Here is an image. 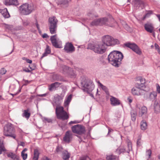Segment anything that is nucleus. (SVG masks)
I'll use <instances>...</instances> for the list:
<instances>
[{
    "instance_id": "obj_8",
    "label": "nucleus",
    "mask_w": 160,
    "mask_h": 160,
    "mask_svg": "<svg viewBox=\"0 0 160 160\" xmlns=\"http://www.w3.org/2000/svg\"><path fill=\"white\" fill-rule=\"evenodd\" d=\"M83 86L82 89L85 92L89 93L91 92L94 88V85L92 81L90 79L86 80L85 82H82Z\"/></svg>"
},
{
    "instance_id": "obj_54",
    "label": "nucleus",
    "mask_w": 160,
    "mask_h": 160,
    "mask_svg": "<svg viewBox=\"0 0 160 160\" xmlns=\"http://www.w3.org/2000/svg\"><path fill=\"white\" fill-rule=\"evenodd\" d=\"M62 67L64 69V70H63L65 72H66L67 70H68L69 69V67L67 66H63Z\"/></svg>"
},
{
    "instance_id": "obj_1",
    "label": "nucleus",
    "mask_w": 160,
    "mask_h": 160,
    "mask_svg": "<svg viewBox=\"0 0 160 160\" xmlns=\"http://www.w3.org/2000/svg\"><path fill=\"white\" fill-rule=\"evenodd\" d=\"M123 57L120 52L113 51L111 52L108 56L109 63L116 67H118L121 64V61Z\"/></svg>"
},
{
    "instance_id": "obj_26",
    "label": "nucleus",
    "mask_w": 160,
    "mask_h": 160,
    "mask_svg": "<svg viewBox=\"0 0 160 160\" xmlns=\"http://www.w3.org/2000/svg\"><path fill=\"white\" fill-rule=\"evenodd\" d=\"M1 14L3 15V17L5 18H8L10 17V15L8 11L7 8H5L4 9L1 10Z\"/></svg>"
},
{
    "instance_id": "obj_14",
    "label": "nucleus",
    "mask_w": 160,
    "mask_h": 160,
    "mask_svg": "<svg viewBox=\"0 0 160 160\" xmlns=\"http://www.w3.org/2000/svg\"><path fill=\"white\" fill-rule=\"evenodd\" d=\"M132 94L134 95H142L144 92H142L141 90L139 89L136 86L132 89Z\"/></svg>"
},
{
    "instance_id": "obj_21",
    "label": "nucleus",
    "mask_w": 160,
    "mask_h": 160,
    "mask_svg": "<svg viewBox=\"0 0 160 160\" xmlns=\"http://www.w3.org/2000/svg\"><path fill=\"white\" fill-rule=\"evenodd\" d=\"M64 95L62 93H61L60 95H57L54 97L55 102L56 103H58V102L62 101Z\"/></svg>"
},
{
    "instance_id": "obj_2",
    "label": "nucleus",
    "mask_w": 160,
    "mask_h": 160,
    "mask_svg": "<svg viewBox=\"0 0 160 160\" xmlns=\"http://www.w3.org/2000/svg\"><path fill=\"white\" fill-rule=\"evenodd\" d=\"M36 8L32 4L25 3L19 7L20 13L24 15H28L35 11Z\"/></svg>"
},
{
    "instance_id": "obj_27",
    "label": "nucleus",
    "mask_w": 160,
    "mask_h": 160,
    "mask_svg": "<svg viewBox=\"0 0 160 160\" xmlns=\"http://www.w3.org/2000/svg\"><path fill=\"white\" fill-rule=\"evenodd\" d=\"M72 98L71 94L69 95L66 98L64 102V106L65 107H67L69 104Z\"/></svg>"
},
{
    "instance_id": "obj_56",
    "label": "nucleus",
    "mask_w": 160,
    "mask_h": 160,
    "mask_svg": "<svg viewBox=\"0 0 160 160\" xmlns=\"http://www.w3.org/2000/svg\"><path fill=\"white\" fill-rule=\"evenodd\" d=\"M30 68L31 69V70H34L36 68V66L35 65H33L32 67H31L30 65L29 66Z\"/></svg>"
},
{
    "instance_id": "obj_61",
    "label": "nucleus",
    "mask_w": 160,
    "mask_h": 160,
    "mask_svg": "<svg viewBox=\"0 0 160 160\" xmlns=\"http://www.w3.org/2000/svg\"><path fill=\"white\" fill-rule=\"evenodd\" d=\"M151 14V13L150 12H148L147 13V14H146L145 15L144 17V18H146L148 17H149V16L150 15V14Z\"/></svg>"
},
{
    "instance_id": "obj_38",
    "label": "nucleus",
    "mask_w": 160,
    "mask_h": 160,
    "mask_svg": "<svg viewBox=\"0 0 160 160\" xmlns=\"http://www.w3.org/2000/svg\"><path fill=\"white\" fill-rule=\"evenodd\" d=\"M128 149H126V152L129 153V152L132 150V143L129 142L128 143Z\"/></svg>"
},
{
    "instance_id": "obj_12",
    "label": "nucleus",
    "mask_w": 160,
    "mask_h": 160,
    "mask_svg": "<svg viewBox=\"0 0 160 160\" xmlns=\"http://www.w3.org/2000/svg\"><path fill=\"white\" fill-rule=\"evenodd\" d=\"M132 4L136 9H138L140 8L142 9L144 7V2L142 0H133Z\"/></svg>"
},
{
    "instance_id": "obj_58",
    "label": "nucleus",
    "mask_w": 160,
    "mask_h": 160,
    "mask_svg": "<svg viewBox=\"0 0 160 160\" xmlns=\"http://www.w3.org/2000/svg\"><path fill=\"white\" fill-rule=\"evenodd\" d=\"M42 37L43 38H45L48 37L49 36L47 34L45 33L42 35Z\"/></svg>"
},
{
    "instance_id": "obj_32",
    "label": "nucleus",
    "mask_w": 160,
    "mask_h": 160,
    "mask_svg": "<svg viewBox=\"0 0 160 160\" xmlns=\"http://www.w3.org/2000/svg\"><path fill=\"white\" fill-rule=\"evenodd\" d=\"M131 115L132 121L133 122L135 121L136 120L137 116L136 112L134 110H132L131 112Z\"/></svg>"
},
{
    "instance_id": "obj_57",
    "label": "nucleus",
    "mask_w": 160,
    "mask_h": 160,
    "mask_svg": "<svg viewBox=\"0 0 160 160\" xmlns=\"http://www.w3.org/2000/svg\"><path fill=\"white\" fill-rule=\"evenodd\" d=\"M78 122L77 121H71L69 122V124L71 125L72 124L77 123Z\"/></svg>"
},
{
    "instance_id": "obj_62",
    "label": "nucleus",
    "mask_w": 160,
    "mask_h": 160,
    "mask_svg": "<svg viewBox=\"0 0 160 160\" xmlns=\"http://www.w3.org/2000/svg\"><path fill=\"white\" fill-rule=\"evenodd\" d=\"M48 54H47L46 52H44L42 55V56L41 58V59H42L44 57H46L48 55Z\"/></svg>"
},
{
    "instance_id": "obj_46",
    "label": "nucleus",
    "mask_w": 160,
    "mask_h": 160,
    "mask_svg": "<svg viewBox=\"0 0 160 160\" xmlns=\"http://www.w3.org/2000/svg\"><path fill=\"white\" fill-rule=\"evenodd\" d=\"M45 52L47 54H48L51 52V50L48 46H47L45 50Z\"/></svg>"
},
{
    "instance_id": "obj_41",
    "label": "nucleus",
    "mask_w": 160,
    "mask_h": 160,
    "mask_svg": "<svg viewBox=\"0 0 160 160\" xmlns=\"http://www.w3.org/2000/svg\"><path fill=\"white\" fill-rule=\"evenodd\" d=\"M154 110L155 112H158L160 110V107L158 104H154Z\"/></svg>"
},
{
    "instance_id": "obj_43",
    "label": "nucleus",
    "mask_w": 160,
    "mask_h": 160,
    "mask_svg": "<svg viewBox=\"0 0 160 160\" xmlns=\"http://www.w3.org/2000/svg\"><path fill=\"white\" fill-rule=\"evenodd\" d=\"M7 72V71L4 68H2L0 70V74L2 75L5 74Z\"/></svg>"
},
{
    "instance_id": "obj_35",
    "label": "nucleus",
    "mask_w": 160,
    "mask_h": 160,
    "mask_svg": "<svg viewBox=\"0 0 160 160\" xmlns=\"http://www.w3.org/2000/svg\"><path fill=\"white\" fill-rule=\"evenodd\" d=\"M3 144V141L0 138V154H1L2 152L6 151Z\"/></svg>"
},
{
    "instance_id": "obj_28",
    "label": "nucleus",
    "mask_w": 160,
    "mask_h": 160,
    "mask_svg": "<svg viewBox=\"0 0 160 160\" xmlns=\"http://www.w3.org/2000/svg\"><path fill=\"white\" fill-rule=\"evenodd\" d=\"M62 156L63 159L66 160L69 158L70 154L67 151H63L62 152Z\"/></svg>"
},
{
    "instance_id": "obj_49",
    "label": "nucleus",
    "mask_w": 160,
    "mask_h": 160,
    "mask_svg": "<svg viewBox=\"0 0 160 160\" xmlns=\"http://www.w3.org/2000/svg\"><path fill=\"white\" fill-rule=\"evenodd\" d=\"M137 144L138 147H140L141 145V140L140 137H139L138 139Z\"/></svg>"
},
{
    "instance_id": "obj_11",
    "label": "nucleus",
    "mask_w": 160,
    "mask_h": 160,
    "mask_svg": "<svg viewBox=\"0 0 160 160\" xmlns=\"http://www.w3.org/2000/svg\"><path fill=\"white\" fill-rule=\"evenodd\" d=\"M64 50L67 53H72L75 51V48L71 42H68L66 43Z\"/></svg>"
},
{
    "instance_id": "obj_42",
    "label": "nucleus",
    "mask_w": 160,
    "mask_h": 160,
    "mask_svg": "<svg viewBox=\"0 0 160 160\" xmlns=\"http://www.w3.org/2000/svg\"><path fill=\"white\" fill-rule=\"evenodd\" d=\"M137 80L140 81L141 83L144 84L145 83V79L141 77H138L137 78Z\"/></svg>"
},
{
    "instance_id": "obj_22",
    "label": "nucleus",
    "mask_w": 160,
    "mask_h": 160,
    "mask_svg": "<svg viewBox=\"0 0 160 160\" xmlns=\"http://www.w3.org/2000/svg\"><path fill=\"white\" fill-rule=\"evenodd\" d=\"M135 86L139 89L141 90L142 92H143V91L147 92V90L145 89L146 87L144 85V84L137 83L135 84Z\"/></svg>"
},
{
    "instance_id": "obj_34",
    "label": "nucleus",
    "mask_w": 160,
    "mask_h": 160,
    "mask_svg": "<svg viewBox=\"0 0 160 160\" xmlns=\"http://www.w3.org/2000/svg\"><path fill=\"white\" fill-rule=\"evenodd\" d=\"M60 4L64 7H67L68 6V1L67 0H60Z\"/></svg>"
},
{
    "instance_id": "obj_13",
    "label": "nucleus",
    "mask_w": 160,
    "mask_h": 160,
    "mask_svg": "<svg viewBox=\"0 0 160 160\" xmlns=\"http://www.w3.org/2000/svg\"><path fill=\"white\" fill-rule=\"evenodd\" d=\"M72 138V134L70 131H67L63 138V141L67 142L69 143L71 142Z\"/></svg>"
},
{
    "instance_id": "obj_5",
    "label": "nucleus",
    "mask_w": 160,
    "mask_h": 160,
    "mask_svg": "<svg viewBox=\"0 0 160 160\" xmlns=\"http://www.w3.org/2000/svg\"><path fill=\"white\" fill-rule=\"evenodd\" d=\"M4 134L6 136L10 137L15 139L16 135L15 134L14 128L12 124L8 123L4 126Z\"/></svg>"
},
{
    "instance_id": "obj_30",
    "label": "nucleus",
    "mask_w": 160,
    "mask_h": 160,
    "mask_svg": "<svg viewBox=\"0 0 160 160\" xmlns=\"http://www.w3.org/2000/svg\"><path fill=\"white\" fill-rule=\"evenodd\" d=\"M100 21L101 20L100 18L94 20L91 23L90 26H92L101 25Z\"/></svg>"
},
{
    "instance_id": "obj_33",
    "label": "nucleus",
    "mask_w": 160,
    "mask_h": 160,
    "mask_svg": "<svg viewBox=\"0 0 160 160\" xmlns=\"http://www.w3.org/2000/svg\"><path fill=\"white\" fill-rule=\"evenodd\" d=\"M39 155V153L37 149L34 150V156L33 158V160H38Z\"/></svg>"
},
{
    "instance_id": "obj_31",
    "label": "nucleus",
    "mask_w": 160,
    "mask_h": 160,
    "mask_svg": "<svg viewBox=\"0 0 160 160\" xmlns=\"http://www.w3.org/2000/svg\"><path fill=\"white\" fill-rule=\"evenodd\" d=\"M30 115L31 113L30 112H29V109L28 108L23 111L22 116L24 117H25L27 119H28L29 118Z\"/></svg>"
},
{
    "instance_id": "obj_64",
    "label": "nucleus",
    "mask_w": 160,
    "mask_h": 160,
    "mask_svg": "<svg viewBox=\"0 0 160 160\" xmlns=\"http://www.w3.org/2000/svg\"><path fill=\"white\" fill-rule=\"evenodd\" d=\"M42 160H51L47 157H44L42 158Z\"/></svg>"
},
{
    "instance_id": "obj_18",
    "label": "nucleus",
    "mask_w": 160,
    "mask_h": 160,
    "mask_svg": "<svg viewBox=\"0 0 160 160\" xmlns=\"http://www.w3.org/2000/svg\"><path fill=\"white\" fill-rule=\"evenodd\" d=\"M144 28L145 30L148 32L152 33L153 28L152 25L150 23H146L144 25Z\"/></svg>"
},
{
    "instance_id": "obj_23",
    "label": "nucleus",
    "mask_w": 160,
    "mask_h": 160,
    "mask_svg": "<svg viewBox=\"0 0 160 160\" xmlns=\"http://www.w3.org/2000/svg\"><path fill=\"white\" fill-rule=\"evenodd\" d=\"M147 112V108L145 106H142L141 109L140 110L139 112V115L140 116H142L143 115H146Z\"/></svg>"
},
{
    "instance_id": "obj_36",
    "label": "nucleus",
    "mask_w": 160,
    "mask_h": 160,
    "mask_svg": "<svg viewBox=\"0 0 160 160\" xmlns=\"http://www.w3.org/2000/svg\"><path fill=\"white\" fill-rule=\"evenodd\" d=\"M123 25L124 28L128 31L131 32L132 31V28L128 26L125 22H124V23L123 24Z\"/></svg>"
},
{
    "instance_id": "obj_45",
    "label": "nucleus",
    "mask_w": 160,
    "mask_h": 160,
    "mask_svg": "<svg viewBox=\"0 0 160 160\" xmlns=\"http://www.w3.org/2000/svg\"><path fill=\"white\" fill-rule=\"evenodd\" d=\"M45 52L47 54H48L51 52V50L48 46H47L45 50Z\"/></svg>"
},
{
    "instance_id": "obj_60",
    "label": "nucleus",
    "mask_w": 160,
    "mask_h": 160,
    "mask_svg": "<svg viewBox=\"0 0 160 160\" xmlns=\"http://www.w3.org/2000/svg\"><path fill=\"white\" fill-rule=\"evenodd\" d=\"M155 48L156 50L158 49L159 48V47L157 43H155L154 44Z\"/></svg>"
},
{
    "instance_id": "obj_53",
    "label": "nucleus",
    "mask_w": 160,
    "mask_h": 160,
    "mask_svg": "<svg viewBox=\"0 0 160 160\" xmlns=\"http://www.w3.org/2000/svg\"><path fill=\"white\" fill-rule=\"evenodd\" d=\"M147 153L149 156V158H150L152 154L151 150L150 149L147 150Z\"/></svg>"
},
{
    "instance_id": "obj_55",
    "label": "nucleus",
    "mask_w": 160,
    "mask_h": 160,
    "mask_svg": "<svg viewBox=\"0 0 160 160\" xmlns=\"http://www.w3.org/2000/svg\"><path fill=\"white\" fill-rule=\"evenodd\" d=\"M23 71L26 72H31V71L29 70L28 68H23Z\"/></svg>"
},
{
    "instance_id": "obj_15",
    "label": "nucleus",
    "mask_w": 160,
    "mask_h": 160,
    "mask_svg": "<svg viewBox=\"0 0 160 160\" xmlns=\"http://www.w3.org/2000/svg\"><path fill=\"white\" fill-rule=\"evenodd\" d=\"M110 98L111 104L113 106H116L119 105L120 103V101L117 98L111 96Z\"/></svg>"
},
{
    "instance_id": "obj_52",
    "label": "nucleus",
    "mask_w": 160,
    "mask_h": 160,
    "mask_svg": "<svg viewBox=\"0 0 160 160\" xmlns=\"http://www.w3.org/2000/svg\"><path fill=\"white\" fill-rule=\"evenodd\" d=\"M100 87L103 90H104L105 92H106L107 91V88L106 86L103 85L101 83H100Z\"/></svg>"
},
{
    "instance_id": "obj_7",
    "label": "nucleus",
    "mask_w": 160,
    "mask_h": 160,
    "mask_svg": "<svg viewBox=\"0 0 160 160\" xmlns=\"http://www.w3.org/2000/svg\"><path fill=\"white\" fill-rule=\"evenodd\" d=\"M58 21L54 17H50L49 18V29L51 34H55L57 32Z\"/></svg>"
},
{
    "instance_id": "obj_59",
    "label": "nucleus",
    "mask_w": 160,
    "mask_h": 160,
    "mask_svg": "<svg viewBox=\"0 0 160 160\" xmlns=\"http://www.w3.org/2000/svg\"><path fill=\"white\" fill-rule=\"evenodd\" d=\"M29 23H30V22L28 21H25V22H23V24L25 26L28 25L29 24Z\"/></svg>"
},
{
    "instance_id": "obj_48",
    "label": "nucleus",
    "mask_w": 160,
    "mask_h": 160,
    "mask_svg": "<svg viewBox=\"0 0 160 160\" xmlns=\"http://www.w3.org/2000/svg\"><path fill=\"white\" fill-rule=\"evenodd\" d=\"M27 154L25 153L21 152V156L24 160H26L27 158Z\"/></svg>"
},
{
    "instance_id": "obj_20",
    "label": "nucleus",
    "mask_w": 160,
    "mask_h": 160,
    "mask_svg": "<svg viewBox=\"0 0 160 160\" xmlns=\"http://www.w3.org/2000/svg\"><path fill=\"white\" fill-rule=\"evenodd\" d=\"M101 20V25H106L107 26H110L111 22H109V20L106 18H100Z\"/></svg>"
},
{
    "instance_id": "obj_25",
    "label": "nucleus",
    "mask_w": 160,
    "mask_h": 160,
    "mask_svg": "<svg viewBox=\"0 0 160 160\" xmlns=\"http://www.w3.org/2000/svg\"><path fill=\"white\" fill-rule=\"evenodd\" d=\"M147 124L145 120H142L140 123V128L141 129L144 131L147 129Z\"/></svg>"
},
{
    "instance_id": "obj_51",
    "label": "nucleus",
    "mask_w": 160,
    "mask_h": 160,
    "mask_svg": "<svg viewBox=\"0 0 160 160\" xmlns=\"http://www.w3.org/2000/svg\"><path fill=\"white\" fill-rule=\"evenodd\" d=\"M5 28H6L9 30H11L13 28V26L12 25H6L5 26Z\"/></svg>"
},
{
    "instance_id": "obj_4",
    "label": "nucleus",
    "mask_w": 160,
    "mask_h": 160,
    "mask_svg": "<svg viewBox=\"0 0 160 160\" xmlns=\"http://www.w3.org/2000/svg\"><path fill=\"white\" fill-rule=\"evenodd\" d=\"M102 42L103 44L106 47L118 44L119 42L117 39H114L112 37L109 35H105L102 38Z\"/></svg>"
},
{
    "instance_id": "obj_16",
    "label": "nucleus",
    "mask_w": 160,
    "mask_h": 160,
    "mask_svg": "<svg viewBox=\"0 0 160 160\" xmlns=\"http://www.w3.org/2000/svg\"><path fill=\"white\" fill-rule=\"evenodd\" d=\"M57 35L52 36L50 37V40L52 43V45L55 48H59V45H58L57 40H56Z\"/></svg>"
},
{
    "instance_id": "obj_19",
    "label": "nucleus",
    "mask_w": 160,
    "mask_h": 160,
    "mask_svg": "<svg viewBox=\"0 0 160 160\" xmlns=\"http://www.w3.org/2000/svg\"><path fill=\"white\" fill-rule=\"evenodd\" d=\"M60 83L58 82H55L51 84L49 86V90L50 91H52L59 87Z\"/></svg>"
},
{
    "instance_id": "obj_29",
    "label": "nucleus",
    "mask_w": 160,
    "mask_h": 160,
    "mask_svg": "<svg viewBox=\"0 0 160 160\" xmlns=\"http://www.w3.org/2000/svg\"><path fill=\"white\" fill-rule=\"evenodd\" d=\"M7 155L8 158H11L13 160H18V157L15 154L12 152H9L7 153Z\"/></svg>"
},
{
    "instance_id": "obj_50",
    "label": "nucleus",
    "mask_w": 160,
    "mask_h": 160,
    "mask_svg": "<svg viewBox=\"0 0 160 160\" xmlns=\"http://www.w3.org/2000/svg\"><path fill=\"white\" fill-rule=\"evenodd\" d=\"M118 150H119V152H120L119 153V154H120V153H122V152H126V150H126V149H125L124 148H118V149H117V151Z\"/></svg>"
},
{
    "instance_id": "obj_24",
    "label": "nucleus",
    "mask_w": 160,
    "mask_h": 160,
    "mask_svg": "<svg viewBox=\"0 0 160 160\" xmlns=\"http://www.w3.org/2000/svg\"><path fill=\"white\" fill-rule=\"evenodd\" d=\"M148 98L150 100H154L157 96V93L156 92H152L148 94Z\"/></svg>"
},
{
    "instance_id": "obj_47",
    "label": "nucleus",
    "mask_w": 160,
    "mask_h": 160,
    "mask_svg": "<svg viewBox=\"0 0 160 160\" xmlns=\"http://www.w3.org/2000/svg\"><path fill=\"white\" fill-rule=\"evenodd\" d=\"M76 136L79 138V141L80 142L83 141V139H85V138L84 136L82 137L81 136L76 135Z\"/></svg>"
},
{
    "instance_id": "obj_39",
    "label": "nucleus",
    "mask_w": 160,
    "mask_h": 160,
    "mask_svg": "<svg viewBox=\"0 0 160 160\" xmlns=\"http://www.w3.org/2000/svg\"><path fill=\"white\" fill-rule=\"evenodd\" d=\"M62 152V147L59 145L58 146L56 149V152L57 153H59Z\"/></svg>"
},
{
    "instance_id": "obj_9",
    "label": "nucleus",
    "mask_w": 160,
    "mask_h": 160,
    "mask_svg": "<svg viewBox=\"0 0 160 160\" xmlns=\"http://www.w3.org/2000/svg\"><path fill=\"white\" fill-rule=\"evenodd\" d=\"M71 129L73 133L79 135L83 134L85 132L84 127L80 124H77L72 126Z\"/></svg>"
},
{
    "instance_id": "obj_3",
    "label": "nucleus",
    "mask_w": 160,
    "mask_h": 160,
    "mask_svg": "<svg viewBox=\"0 0 160 160\" xmlns=\"http://www.w3.org/2000/svg\"><path fill=\"white\" fill-rule=\"evenodd\" d=\"M87 48L93 50L95 53L102 54L106 52L107 47L102 43L95 45L89 44Z\"/></svg>"
},
{
    "instance_id": "obj_44",
    "label": "nucleus",
    "mask_w": 160,
    "mask_h": 160,
    "mask_svg": "<svg viewBox=\"0 0 160 160\" xmlns=\"http://www.w3.org/2000/svg\"><path fill=\"white\" fill-rule=\"evenodd\" d=\"M79 160H90V159L88 156H86L80 158Z\"/></svg>"
},
{
    "instance_id": "obj_63",
    "label": "nucleus",
    "mask_w": 160,
    "mask_h": 160,
    "mask_svg": "<svg viewBox=\"0 0 160 160\" xmlns=\"http://www.w3.org/2000/svg\"><path fill=\"white\" fill-rule=\"evenodd\" d=\"M157 91L158 93H160V87L159 85L157 87Z\"/></svg>"
},
{
    "instance_id": "obj_40",
    "label": "nucleus",
    "mask_w": 160,
    "mask_h": 160,
    "mask_svg": "<svg viewBox=\"0 0 160 160\" xmlns=\"http://www.w3.org/2000/svg\"><path fill=\"white\" fill-rule=\"evenodd\" d=\"M108 19L109 20V22H111L110 25L109 26L111 27H112V24L115 23V21L112 17H110L108 18Z\"/></svg>"
},
{
    "instance_id": "obj_17",
    "label": "nucleus",
    "mask_w": 160,
    "mask_h": 160,
    "mask_svg": "<svg viewBox=\"0 0 160 160\" xmlns=\"http://www.w3.org/2000/svg\"><path fill=\"white\" fill-rule=\"evenodd\" d=\"M4 3L6 5H14L16 6L18 4L17 0H5Z\"/></svg>"
},
{
    "instance_id": "obj_6",
    "label": "nucleus",
    "mask_w": 160,
    "mask_h": 160,
    "mask_svg": "<svg viewBox=\"0 0 160 160\" xmlns=\"http://www.w3.org/2000/svg\"><path fill=\"white\" fill-rule=\"evenodd\" d=\"M56 114L57 118L63 120H67L69 118L67 113L64 110L62 107H57L56 108Z\"/></svg>"
},
{
    "instance_id": "obj_10",
    "label": "nucleus",
    "mask_w": 160,
    "mask_h": 160,
    "mask_svg": "<svg viewBox=\"0 0 160 160\" xmlns=\"http://www.w3.org/2000/svg\"><path fill=\"white\" fill-rule=\"evenodd\" d=\"M124 45L127 47L128 48L136 52L137 54L140 55L142 54V52L138 46L134 43L129 42L124 44Z\"/></svg>"
},
{
    "instance_id": "obj_37",
    "label": "nucleus",
    "mask_w": 160,
    "mask_h": 160,
    "mask_svg": "<svg viewBox=\"0 0 160 160\" xmlns=\"http://www.w3.org/2000/svg\"><path fill=\"white\" fill-rule=\"evenodd\" d=\"M106 159L107 160H116L117 157L114 155H111L107 156Z\"/></svg>"
}]
</instances>
